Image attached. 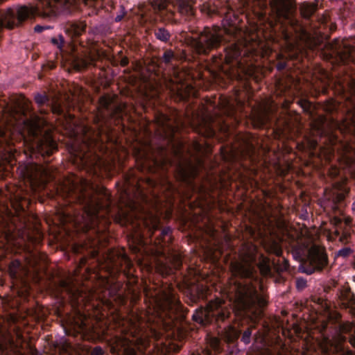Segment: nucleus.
<instances>
[{"label": "nucleus", "instance_id": "1", "mask_svg": "<svg viewBox=\"0 0 355 355\" xmlns=\"http://www.w3.org/2000/svg\"><path fill=\"white\" fill-rule=\"evenodd\" d=\"M101 0H38L35 6H20L0 10V31L6 27L13 29L21 26L26 20L36 17L48 21H55L60 15H68L83 7L92 8L96 13V7Z\"/></svg>", "mask_w": 355, "mask_h": 355}, {"label": "nucleus", "instance_id": "2", "mask_svg": "<svg viewBox=\"0 0 355 355\" xmlns=\"http://www.w3.org/2000/svg\"><path fill=\"white\" fill-rule=\"evenodd\" d=\"M193 44L198 53L205 55L223 44V52L213 56L214 62L220 65H232V67L242 66L241 46L236 42L227 44L223 31L218 26L205 27L198 37L193 40Z\"/></svg>", "mask_w": 355, "mask_h": 355}, {"label": "nucleus", "instance_id": "3", "mask_svg": "<svg viewBox=\"0 0 355 355\" xmlns=\"http://www.w3.org/2000/svg\"><path fill=\"white\" fill-rule=\"evenodd\" d=\"M101 196L94 188L89 185L86 181L80 186L73 184L69 189V195L72 202L78 204L83 212V218L88 226L92 227L96 225L103 217L100 214L103 211L105 214L110 212L112 198L110 193L103 190Z\"/></svg>", "mask_w": 355, "mask_h": 355}, {"label": "nucleus", "instance_id": "4", "mask_svg": "<svg viewBox=\"0 0 355 355\" xmlns=\"http://www.w3.org/2000/svg\"><path fill=\"white\" fill-rule=\"evenodd\" d=\"M272 11L278 21L285 19L290 25L292 31H289L283 24H281L282 37L288 45H292L295 40H298L299 47L304 49L315 50L322 43V36L311 34L300 23V21L291 16L290 9L284 3L277 1L271 2Z\"/></svg>", "mask_w": 355, "mask_h": 355}, {"label": "nucleus", "instance_id": "5", "mask_svg": "<svg viewBox=\"0 0 355 355\" xmlns=\"http://www.w3.org/2000/svg\"><path fill=\"white\" fill-rule=\"evenodd\" d=\"M197 0H153L152 6L162 17L171 24H177L180 17L191 21L196 17L193 6Z\"/></svg>", "mask_w": 355, "mask_h": 355}, {"label": "nucleus", "instance_id": "6", "mask_svg": "<svg viewBox=\"0 0 355 355\" xmlns=\"http://www.w3.org/2000/svg\"><path fill=\"white\" fill-rule=\"evenodd\" d=\"M230 312L228 309L224 307L221 302L218 300L210 301L207 304L205 309H196L193 314V320L202 325H207L216 322L220 328H222L220 323L227 322V324L223 327L230 329L232 334H228L226 336L227 342L234 343L239 337V334L230 325V322L228 319L230 316Z\"/></svg>", "mask_w": 355, "mask_h": 355}, {"label": "nucleus", "instance_id": "7", "mask_svg": "<svg viewBox=\"0 0 355 355\" xmlns=\"http://www.w3.org/2000/svg\"><path fill=\"white\" fill-rule=\"evenodd\" d=\"M241 263L235 262L232 265V270L236 275L241 278H250L252 276L254 265L259 263L261 267L266 266L270 270L269 259L263 254H259L258 247L252 243L243 245L241 254Z\"/></svg>", "mask_w": 355, "mask_h": 355}, {"label": "nucleus", "instance_id": "8", "mask_svg": "<svg viewBox=\"0 0 355 355\" xmlns=\"http://www.w3.org/2000/svg\"><path fill=\"white\" fill-rule=\"evenodd\" d=\"M153 306L157 316L163 322H166V319L171 320L183 309L175 291L171 287L161 291L154 297Z\"/></svg>", "mask_w": 355, "mask_h": 355}, {"label": "nucleus", "instance_id": "9", "mask_svg": "<svg viewBox=\"0 0 355 355\" xmlns=\"http://www.w3.org/2000/svg\"><path fill=\"white\" fill-rule=\"evenodd\" d=\"M239 290L237 300L244 311L250 312L267 305V300L259 293L255 286L245 285Z\"/></svg>", "mask_w": 355, "mask_h": 355}, {"label": "nucleus", "instance_id": "10", "mask_svg": "<svg viewBox=\"0 0 355 355\" xmlns=\"http://www.w3.org/2000/svg\"><path fill=\"white\" fill-rule=\"evenodd\" d=\"M329 264L328 256L324 249L313 246L309 251L307 260L300 266L302 272L311 275L315 272H322Z\"/></svg>", "mask_w": 355, "mask_h": 355}, {"label": "nucleus", "instance_id": "11", "mask_svg": "<svg viewBox=\"0 0 355 355\" xmlns=\"http://www.w3.org/2000/svg\"><path fill=\"white\" fill-rule=\"evenodd\" d=\"M351 96L349 98L350 107L347 109V114L345 119L346 126L355 136V83L351 84L350 87ZM343 159L349 165L355 164V149L352 147L346 146L345 152L343 155Z\"/></svg>", "mask_w": 355, "mask_h": 355}, {"label": "nucleus", "instance_id": "12", "mask_svg": "<svg viewBox=\"0 0 355 355\" xmlns=\"http://www.w3.org/2000/svg\"><path fill=\"white\" fill-rule=\"evenodd\" d=\"M221 5H215L212 8L209 4L203 3L200 6V11L209 16L218 15L224 16V19L228 24H235L238 18V15L228 1L221 2Z\"/></svg>", "mask_w": 355, "mask_h": 355}, {"label": "nucleus", "instance_id": "13", "mask_svg": "<svg viewBox=\"0 0 355 355\" xmlns=\"http://www.w3.org/2000/svg\"><path fill=\"white\" fill-rule=\"evenodd\" d=\"M34 99L42 115L47 114L49 111L57 115L64 114V109L62 105L58 101L51 102L49 96L45 93H37Z\"/></svg>", "mask_w": 355, "mask_h": 355}, {"label": "nucleus", "instance_id": "14", "mask_svg": "<svg viewBox=\"0 0 355 355\" xmlns=\"http://www.w3.org/2000/svg\"><path fill=\"white\" fill-rule=\"evenodd\" d=\"M30 103L26 101L22 107L23 115L26 118L24 123L30 132L35 133L40 128L42 119L30 107Z\"/></svg>", "mask_w": 355, "mask_h": 355}, {"label": "nucleus", "instance_id": "15", "mask_svg": "<svg viewBox=\"0 0 355 355\" xmlns=\"http://www.w3.org/2000/svg\"><path fill=\"white\" fill-rule=\"evenodd\" d=\"M321 348L324 355H355L352 351L345 349L338 342L328 338L324 339Z\"/></svg>", "mask_w": 355, "mask_h": 355}, {"label": "nucleus", "instance_id": "16", "mask_svg": "<svg viewBox=\"0 0 355 355\" xmlns=\"http://www.w3.org/2000/svg\"><path fill=\"white\" fill-rule=\"evenodd\" d=\"M336 236L343 243H347L351 236V225L352 219L349 218H345L343 221L340 218H336Z\"/></svg>", "mask_w": 355, "mask_h": 355}, {"label": "nucleus", "instance_id": "17", "mask_svg": "<svg viewBox=\"0 0 355 355\" xmlns=\"http://www.w3.org/2000/svg\"><path fill=\"white\" fill-rule=\"evenodd\" d=\"M152 34L153 37L160 42L165 44H171L173 41V32L168 27L156 24L153 26Z\"/></svg>", "mask_w": 355, "mask_h": 355}, {"label": "nucleus", "instance_id": "18", "mask_svg": "<svg viewBox=\"0 0 355 355\" xmlns=\"http://www.w3.org/2000/svg\"><path fill=\"white\" fill-rule=\"evenodd\" d=\"M40 153L43 156H50L54 151L58 150L56 141L49 135L42 137L37 144Z\"/></svg>", "mask_w": 355, "mask_h": 355}, {"label": "nucleus", "instance_id": "19", "mask_svg": "<svg viewBox=\"0 0 355 355\" xmlns=\"http://www.w3.org/2000/svg\"><path fill=\"white\" fill-rule=\"evenodd\" d=\"M87 24L83 21H68L64 26L65 33L75 38L80 36L86 31Z\"/></svg>", "mask_w": 355, "mask_h": 355}, {"label": "nucleus", "instance_id": "20", "mask_svg": "<svg viewBox=\"0 0 355 355\" xmlns=\"http://www.w3.org/2000/svg\"><path fill=\"white\" fill-rule=\"evenodd\" d=\"M175 59V55L173 50L166 49L159 58V60L167 66H173V61Z\"/></svg>", "mask_w": 355, "mask_h": 355}, {"label": "nucleus", "instance_id": "21", "mask_svg": "<svg viewBox=\"0 0 355 355\" xmlns=\"http://www.w3.org/2000/svg\"><path fill=\"white\" fill-rule=\"evenodd\" d=\"M21 267V263L18 260H15L10 263L9 266V272L12 278L17 279L18 277V272Z\"/></svg>", "mask_w": 355, "mask_h": 355}, {"label": "nucleus", "instance_id": "22", "mask_svg": "<svg viewBox=\"0 0 355 355\" xmlns=\"http://www.w3.org/2000/svg\"><path fill=\"white\" fill-rule=\"evenodd\" d=\"M266 248L267 251H268L270 253L275 254L277 257H280L282 254V248L279 243L275 241H272L266 247Z\"/></svg>", "mask_w": 355, "mask_h": 355}, {"label": "nucleus", "instance_id": "23", "mask_svg": "<svg viewBox=\"0 0 355 355\" xmlns=\"http://www.w3.org/2000/svg\"><path fill=\"white\" fill-rule=\"evenodd\" d=\"M109 30L110 28L107 25L104 24H101L94 27L92 28V32L94 35H106L110 33Z\"/></svg>", "mask_w": 355, "mask_h": 355}, {"label": "nucleus", "instance_id": "24", "mask_svg": "<svg viewBox=\"0 0 355 355\" xmlns=\"http://www.w3.org/2000/svg\"><path fill=\"white\" fill-rule=\"evenodd\" d=\"M125 184L127 187H132L136 189L137 190H139L140 187L139 185V181L136 178H133L132 179L128 175H125Z\"/></svg>", "mask_w": 355, "mask_h": 355}, {"label": "nucleus", "instance_id": "25", "mask_svg": "<svg viewBox=\"0 0 355 355\" xmlns=\"http://www.w3.org/2000/svg\"><path fill=\"white\" fill-rule=\"evenodd\" d=\"M51 42L61 51L64 46V39L62 35H59L58 37H52Z\"/></svg>", "mask_w": 355, "mask_h": 355}, {"label": "nucleus", "instance_id": "26", "mask_svg": "<svg viewBox=\"0 0 355 355\" xmlns=\"http://www.w3.org/2000/svg\"><path fill=\"white\" fill-rule=\"evenodd\" d=\"M99 103L101 104V106L109 111L110 109V105H111V103H112V101L111 99H110V98L107 97V96H103L100 98L99 99Z\"/></svg>", "mask_w": 355, "mask_h": 355}, {"label": "nucleus", "instance_id": "27", "mask_svg": "<svg viewBox=\"0 0 355 355\" xmlns=\"http://www.w3.org/2000/svg\"><path fill=\"white\" fill-rule=\"evenodd\" d=\"M252 335V331L250 328H248L244 331L241 337V341L245 344H249L250 343V338Z\"/></svg>", "mask_w": 355, "mask_h": 355}, {"label": "nucleus", "instance_id": "28", "mask_svg": "<svg viewBox=\"0 0 355 355\" xmlns=\"http://www.w3.org/2000/svg\"><path fill=\"white\" fill-rule=\"evenodd\" d=\"M306 286V280L303 278L296 279V287L298 290H302Z\"/></svg>", "mask_w": 355, "mask_h": 355}, {"label": "nucleus", "instance_id": "29", "mask_svg": "<svg viewBox=\"0 0 355 355\" xmlns=\"http://www.w3.org/2000/svg\"><path fill=\"white\" fill-rule=\"evenodd\" d=\"M352 253V250L349 248H343L338 251V255L343 257H347Z\"/></svg>", "mask_w": 355, "mask_h": 355}, {"label": "nucleus", "instance_id": "30", "mask_svg": "<svg viewBox=\"0 0 355 355\" xmlns=\"http://www.w3.org/2000/svg\"><path fill=\"white\" fill-rule=\"evenodd\" d=\"M313 12V11L311 8H306L302 11V15L304 18L309 19L312 16Z\"/></svg>", "mask_w": 355, "mask_h": 355}, {"label": "nucleus", "instance_id": "31", "mask_svg": "<svg viewBox=\"0 0 355 355\" xmlns=\"http://www.w3.org/2000/svg\"><path fill=\"white\" fill-rule=\"evenodd\" d=\"M103 354L104 351L100 346L95 347L90 352V355H103Z\"/></svg>", "mask_w": 355, "mask_h": 355}, {"label": "nucleus", "instance_id": "32", "mask_svg": "<svg viewBox=\"0 0 355 355\" xmlns=\"http://www.w3.org/2000/svg\"><path fill=\"white\" fill-rule=\"evenodd\" d=\"M121 9V12L119 14H118L116 17H115V19H114V21L116 22H119L121 21L123 18L124 17L125 15V12L124 11V8L123 6H121L120 8Z\"/></svg>", "mask_w": 355, "mask_h": 355}, {"label": "nucleus", "instance_id": "33", "mask_svg": "<svg viewBox=\"0 0 355 355\" xmlns=\"http://www.w3.org/2000/svg\"><path fill=\"white\" fill-rule=\"evenodd\" d=\"M124 355H138V352L134 348L127 347L124 349Z\"/></svg>", "mask_w": 355, "mask_h": 355}, {"label": "nucleus", "instance_id": "34", "mask_svg": "<svg viewBox=\"0 0 355 355\" xmlns=\"http://www.w3.org/2000/svg\"><path fill=\"white\" fill-rule=\"evenodd\" d=\"M51 26H41V25H36L34 28V31L35 33H40L43 32L44 30L50 28Z\"/></svg>", "mask_w": 355, "mask_h": 355}, {"label": "nucleus", "instance_id": "35", "mask_svg": "<svg viewBox=\"0 0 355 355\" xmlns=\"http://www.w3.org/2000/svg\"><path fill=\"white\" fill-rule=\"evenodd\" d=\"M300 105L304 110L309 109L311 106V103L308 101H301Z\"/></svg>", "mask_w": 355, "mask_h": 355}, {"label": "nucleus", "instance_id": "36", "mask_svg": "<svg viewBox=\"0 0 355 355\" xmlns=\"http://www.w3.org/2000/svg\"><path fill=\"white\" fill-rule=\"evenodd\" d=\"M171 232H172V230L171 227H164L162 230V233H161L162 239H164L166 236L168 235Z\"/></svg>", "mask_w": 355, "mask_h": 355}, {"label": "nucleus", "instance_id": "37", "mask_svg": "<svg viewBox=\"0 0 355 355\" xmlns=\"http://www.w3.org/2000/svg\"><path fill=\"white\" fill-rule=\"evenodd\" d=\"M87 65V63L86 61L81 60V63H77L76 67L78 70H80V69L86 68Z\"/></svg>", "mask_w": 355, "mask_h": 355}, {"label": "nucleus", "instance_id": "38", "mask_svg": "<svg viewBox=\"0 0 355 355\" xmlns=\"http://www.w3.org/2000/svg\"><path fill=\"white\" fill-rule=\"evenodd\" d=\"M129 64L128 58L126 57H124L121 60V65L122 67H126Z\"/></svg>", "mask_w": 355, "mask_h": 355}, {"label": "nucleus", "instance_id": "39", "mask_svg": "<svg viewBox=\"0 0 355 355\" xmlns=\"http://www.w3.org/2000/svg\"><path fill=\"white\" fill-rule=\"evenodd\" d=\"M7 222L6 221V219L3 217L0 216V229L1 227H6L7 225Z\"/></svg>", "mask_w": 355, "mask_h": 355}, {"label": "nucleus", "instance_id": "40", "mask_svg": "<svg viewBox=\"0 0 355 355\" xmlns=\"http://www.w3.org/2000/svg\"><path fill=\"white\" fill-rule=\"evenodd\" d=\"M288 267H289L288 261L285 259H284V260H283V266H282V269L286 270H287L288 268Z\"/></svg>", "mask_w": 355, "mask_h": 355}, {"label": "nucleus", "instance_id": "41", "mask_svg": "<svg viewBox=\"0 0 355 355\" xmlns=\"http://www.w3.org/2000/svg\"><path fill=\"white\" fill-rule=\"evenodd\" d=\"M285 64L284 63H279L277 66V69L279 70H283L285 68Z\"/></svg>", "mask_w": 355, "mask_h": 355}, {"label": "nucleus", "instance_id": "42", "mask_svg": "<svg viewBox=\"0 0 355 355\" xmlns=\"http://www.w3.org/2000/svg\"><path fill=\"white\" fill-rule=\"evenodd\" d=\"M123 259L125 261L128 262V263L130 262L129 259L128 258V257L125 254L123 255Z\"/></svg>", "mask_w": 355, "mask_h": 355}, {"label": "nucleus", "instance_id": "43", "mask_svg": "<svg viewBox=\"0 0 355 355\" xmlns=\"http://www.w3.org/2000/svg\"><path fill=\"white\" fill-rule=\"evenodd\" d=\"M240 179H241V183H243V181H244V180H243V179H244V178H243V175H242V174H241V175H240Z\"/></svg>", "mask_w": 355, "mask_h": 355}, {"label": "nucleus", "instance_id": "44", "mask_svg": "<svg viewBox=\"0 0 355 355\" xmlns=\"http://www.w3.org/2000/svg\"><path fill=\"white\" fill-rule=\"evenodd\" d=\"M352 210L355 211V201L352 204Z\"/></svg>", "mask_w": 355, "mask_h": 355}, {"label": "nucleus", "instance_id": "45", "mask_svg": "<svg viewBox=\"0 0 355 355\" xmlns=\"http://www.w3.org/2000/svg\"><path fill=\"white\" fill-rule=\"evenodd\" d=\"M250 148H251V150H252V151H254V146H253L252 144L250 145Z\"/></svg>", "mask_w": 355, "mask_h": 355}, {"label": "nucleus", "instance_id": "46", "mask_svg": "<svg viewBox=\"0 0 355 355\" xmlns=\"http://www.w3.org/2000/svg\"><path fill=\"white\" fill-rule=\"evenodd\" d=\"M352 344L355 346V338L352 340Z\"/></svg>", "mask_w": 355, "mask_h": 355}, {"label": "nucleus", "instance_id": "47", "mask_svg": "<svg viewBox=\"0 0 355 355\" xmlns=\"http://www.w3.org/2000/svg\"><path fill=\"white\" fill-rule=\"evenodd\" d=\"M191 355H200L198 352L197 353H193Z\"/></svg>", "mask_w": 355, "mask_h": 355}, {"label": "nucleus", "instance_id": "48", "mask_svg": "<svg viewBox=\"0 0 355 355\" xmlns=\"http://www.w3.org/2000/svg\"><path fill=\"white\" fill-rule=\"evenodd\" d=\"M4 0H0V3H1Z\"/></svg>", "mask_w": 355, "mask_h": 355}, {"label": "nucleus", "instance_id": "49", "mask_svg": "<svg viewBox=\"0 0 355 355\" xmlns=\"http://www.w3.org/2000/svg\"><path fill=\"white\" fill-rule=\"evenodd\" d=\"M352 301H354V303H355V300L354 299H352Z\"/></svg>", "mask_w": 355, "mask_h": 355}, {"label": "nucleus", "instance_id": "50", "mask_svg": "<svg viewBox=\"0 0 355 355\" xmlns=\"http://www.w3.org/2000/svg\"><path fill=\"white\" fill-rule=\"evenodd\" d=\"M352 301H354V303H355V300L354 299H352Z\"/></svg>", "mask_w": 355, "mask_h": 355}]
</instances>
